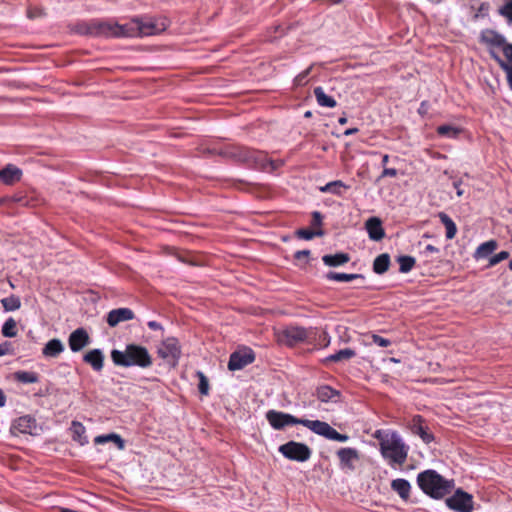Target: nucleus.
I'll use <instances>...</instances> for the list:
<instances>
[{
    "label": "nucleus",
    "mask_w": 512,
    "mask_h": 512,
    "mask_svg": "<svg viewBox=\"0 0 512 512\" xmlns=\"http://www.w3.org/2000/svg\"><path fill=\"white\" fill-rule=\"evenodd\" d=\"M416 482L424 494L435 500L443 499L449 495L455 486L453 479H446L433 469L420 472L417 475Z\"/></svg>",
    "instance_id": "nucleus-1"
},
{
    "label": "nucleus",
    "mask_w": 512,
    "mask_h": 512,
    "mask_svg": "<svg viewBox=\"0 0 512 512\" xmlns=\"http://www.w3.org/2000/svg\"><path fill=\"white\" fill-rule=\"evenodd\" d=\"M110 356L114 365L119 367L136 366L146 369L153 363V358L148 349L136 343L126 344L124 350L113 349Z\"/></svg>",
    "instance_id": "nucleus-2"
},
{
    "label": "nucleus",
    "mask_w": 512,
    "mask_h": 512,
    "mask_svg": "<svg viewBox=\"0 0 512 512\" xmlns=\"http://www.w3.org/2000/svg\"><path fill=\"white\" fill-rule=\"evenodd\" d=\"M223 154L251 168L265 169L271 164L265 152L241 145L228 146L225 148Z\"/></svg>",
    "instance_id": "nucleus-3"
},
{
    "label": "nucleus",
    "mask_w": 512,
    "mask_h": 512,
    "mask_svg": "<svg viewBox=\"0 0 512 512\" xmlns=\"http://www.w3.org/2000/svg\"><path fill=\"white\" fill-rule=\"evenodd\" d=\"M409 447L403 442L400 435L393 431L390 433L389 440L381 443L380 452L382 456L389 459L391 463L403 465L408 456Z\"/></svg>",
    "instance_id": "nucleus-4"
},
{
    "label": "nucleus",
    "mask_w": 512,
    "mask_h": 512,
    "mask_svg": "<svg viewBox=\"0 0 512 512\" xmlns=\"http://www.w3.org/2000/svg\"><path fill=\"white\" fill-rule=\"evenodd\" d=\"M128 26L129 22L119 24L112 20H94L88 24L87 33L96 37H129V32L126 30Z\"/></svg>",
    "instance_id": "nucleus-5"
},
{
    "label": "nucleus",
    "mask_w": 512,
    "mask_h": 512,
    "mask_svg": "<svg viewBox=\"0 0 512 512\" xmlns=\"http://www.w3.org/2000/svg\"><path fill=\"white\" fill-rule=\"evenodd\" d=\"M129 37H143L158 34L165 30V24L153 18L135 17L129 21Z\"/></svg>",
    "instance_id": "nucleus-6"
},
{
    "label": "nucleus",
    "mask_w": 512,
    "mask_h": 512,
    "mask_svg": "<svg viewBox=\"0 0 512 512\" xmlns=\"http://www.w3.org/2000/svg\"><path fill=\"white\" fill-rule=\"evenodd\" d=\"M266 419L275 430H282L288 425H303L312 430L314 423V420L297 418L291 414L276 410H269L266 413Z\"/></svg>",
    "instance_id": "nucleus-7"
},
{
    "label": "nucleus",
    "mask_w": 512,
    "mask_h": 512,
    "mask_svg": "<svg viewBox=\"0 0 512 512\" xmlns=\"http://www.w3.org/2000/svg\"><path fill=\"white\" fill-rule=\"evenodd\" d=\"M278 450L285 458L297 462L309 460L312 454L308 445L293 440L280 445Z\"/></svg>",
    "instance_id": "nucleus-8"
},
{
    "label": "nucleus",
    "mask_w": 512,
    "mask_h": 512,
    "mask_svg": "<svg viewBox=\"0 0 512 512\" xmlns=\"http://www.w3.org/2000/svg\"><path fill=\"white\" fill-rule=\"evenodd\" d=\"M445 504L456 512H472L474 509L473 496L462 488L456 489L452 496L446 498Z\"/></svg>",
    "instance_id": "nucleus-9"
},
{
    "label": "nucleus",
    "mask_w": 512,
    "mask_h": 512,
    "mask_svg": "<svg viewBox=\"0 0 512 512\" xmlns=\"http://www.w3.org/2000/svg\"><path fill=\"white\" fill-rule=\"evenodd\" d=\"M277 341L280 344L292 347L299 342H303L307 338V331L300 326H288L282 331L276 332Z\"/></svg>",
    "instance_id": "nucleus-10"
},
{
    "label": "nucleus",
    "mask_w": 512,
    "mask_h": 512,
    "mask_svg": "<svg viewBox=\"0 0 512 512\" xmlns=\"http://www.w3.org/2000/svg\"><path fill=\"white\" fill-rule=\"evenodd\" d=\"M312 432L317 435H320L328 440L338 441V442H346L349 440V436L347 434H341L337 430H335L332 426H330L327 422L314 420L312 425Z\"/></svg>",
    "instance_id": "nucleus-11"
},
{
    "label": "nucleus",
    "mask_w": 512,
    "mask_h": 512,
    "mask_svg": "<svg viewBox=\"0 0 512 512\" xmlns=\"http://www.w3.org/2000/svg\"><path fill=\"white\" fill-rule=\"evenodd\" d=\"M254 360L255 353L250 348H246L244 351H235L230 355L228 369L230 371L243 369L248 364L253 363Z\"/></svg>",
    "instance_id": "nucleus-12"
},
{
    "label": "nucleus",
    "mask_w": 512,
    "mask_h": 512,
    "mask_svg": "<svg viewBox=\"0 0 512 512\" xmlns=\"http://www.w3.org/2000/svg\"><path fill=\"white\" fill-rule=\"evenodd\" d=\"M91 342L87 330L83 327L75 329L68 337V345L72 352H79Z\"/></svg>",
    "instance_id": "nucleus-13"
},
{
    "label": "nucleus",
    "mask_w": 512,
    "mask_h": 512,
    "mask_svg": "<svg viewBox=\"0 0 512 512\" xmlns=\"http://www.w3.org/2000/svg\"><path fill=\"white\" fill-rule=\"evenodd\" d=\"M410 430L413 434L418 435L425 444H429L434 440V435L429 431L425 420L420 415H415L410 423Z\"/></svg>",
    "instance_id": "nucleus-14"
},
{
    "label": "nucleus",
    "mask_w": 512,
    "mask_h": 512,
    "mask_svg": "<svg viewBox=\"0 0 512 512\" xmlns=\"http://www.w3.org/2000/svg\"><path fill=\"white\" fill-rule=\"evenodd\" d=\"M336 454L342 469H348L350 471L355 470L354 462L360 459V454L357 449L350 447L340 448Z\"/></svg>",
    "instance_id": "nucleus-15"
},
{
    "label": "nucleus",
    "mask_w": 512,
    "mask_h": 512,
    "mask_svg": "<svg viewBox=\"0 0 512 512\" xmlns=\"http://www.w3.org/2000/svg\"><path fill=\"white\" fill-rule=\"evenodd\" d=\"M180 354V347L178 346V342L175 338H168L163 342L162 347L158 349L159 357L163 359L172 358L174 365L178 361Z\"/></svg>",
    "instance_id": "nucleus-16"
},
{
    "label": "nucleus",
    "mask_w": 512,
    "mask_h": 512,
    "mask_svg": "<svg viewBox=\"0 0 512 512\" xmlns=\"http://www.w3.org/2000/svg\"><path fill=\"white\" fill-rule=\"evenodd\" d=\"M316 397L321 402H333L338 403L341 402V392L336 390L328 385L319 386L316 389Z\"/></svg>",
    "instance_id": "nucleus-17"
},
{
    "label": "nucleus",
    "mask_w": 512,
    "mask_h": 512,
    "mask_svg": "<svg viewBox=\"0 0 512 512\" xmlns=\"http://www.w3.org/2000/svg\"><path fill=\"white\" fill-rule=\"evenodd\" d=\"M365 227L371 240L380 241L385 237V231L379 218H369L365 223Z\"/></svg>",
    "instance_id": "nucleus-18"
},
{
    "label": "nucleus",
    "mask_w": 512,
    "mask_h": 512,
    "mask_svg": "<svg viewBox=\"0 0 512 512\" xmlns=\"http://www.w3.org/2000/svg\"><path fill=\"white\" fill-rule=\"evenodd\" d=\"M83 361L95 371H101L104 366V354L101 349L95 348L84 354Z\"/></svg>",
    "instance_id": "nucleus-19"
},
{
    "label": "nucleus",
    "mask_w": 512,
    "mask_h": 512,
    "mask_svg": "<svg viewBox=\"0 0 512 512\" xmlns=\"http://www.w3.org/2000/svg\"><path fill=\"white\" fill-rule=\"evenodd\" d=\"M21 175L22 171L18 167L8 164L0 170V181L6 185H12L20 180Z\"/></svg>",
    "instance_id": "nucleus-20"
},
{
    "label": "nucleus",
    "mask_w": 512,
    "mask_h": 512,
    "mask_svg": "<svg viewBox=\"0 0 512 512\" xmlns=\"http://www.w3.org/2000/svg\"><path fill=\"white\" fill-rule=\"evenodd\" d=\"M36 428V420L30 415L21 416L16 419L12 425V429L18 430L20 433L32 434V430Z\"/></svg>",
    "instance_id": "nucleus-21"
},
{
    "label": "nucleus",
    "mask_w": 512,
    "mask_h": 512,
    "mask_svg": "<svg viewBox=\"0 0 512 512\" xmlns=\"http://www.w3.org/2000/svg\"><path fill=\"white\" fill-rule=\"evenodd\" d=\"M391 489L395 491L404 501L408 500L410 497L411 485L406 479L398 478L392 480Z\"/></svg>",
    "instance_id": "nucleus-22"
},
{
    "label": "nucleus",
    "mask_w": 512,
    "mask_h": 512,
    "mask_svg": "<svg viewBox=\"0 0 512 512\" xmlns=\"http://www.w3.org/2000/svg\"><path fill=\"white\" fill-rule=\"evenodd\" d=\"M64 349V344L61 340L53 338L44 345L42 354L45 357H57L64 351Z\"/></svg>",
    "instance_id": "nucleus-23"
},
{
    "label": "nucleus",
    "mask_w": 512,
    "mask_h": 512,
    "mask_svg": "<svg viewBox=\"0 0 512 512\" xmlns=\"http://www.w3.org/2000/svg\"><path fill=\"white\" fill-rule=\"evenodd\" d=\"M322 261L326 266L339 267L350 261V255L348 253L340 252L336 254H327L322 257Z\"/></svg>",
    "instance_id": "nucleus-24"
},
{
    "label": "nucleus",
    "mask_w": 512,
    "mask_h": 512,
    "mask_svg": "<svg viewBox=\"0 0 512 512\" xmlns=\"http://www.w3.org/2000/svg\"><path fill=\"white\" fill-rule=\"evenodd\" d=\"M95 444H103L107 442L114 443L119 450H123L125 448L124 439L117 433H109L105 435H99L94 439Z\"/></svg>",
    "instance_id": "nucleus-25"
},
{
    "label": "nucleus",
    "mask_w": 512,
    "mask_h": 512,
    "mask_svg": "<svg viewBox=\"0 0 512 512\" xmlns=\"http://www.w3.org/2000/svg\"><path fill=\"white\" fill-rule=\"evenodd\" d=\"M350 186L346 185L341 180H336L327 183L325 186L320 187V191L323 193H331L337 196H342Z\"/></svg>",
    "instance_id": "nucleus-26"
},
{
    "label": "nucleus",
    "mask_w": 512,
    "mask_h": 512,
    "mask_svg": "<svg viewBox=\"0 0 512 512\" xmlns=\"http://www.w3.org/2000/svg\"><path fill=\"white\" fill-rule=\"evenodd\" d=\"M313 93L320 106L334 108L337 105L336 100L333 97L328 96L322 87H315Z\"/></svg>",
    "instance_id": "nucleus-27"
},
{
    "label": "nucleus",
    "mask_w": 512,
    "mask_h": 512,
    "mask_svg": "<svg viewBox=\"0 0 512 512\" xmlns=\"http://www.w3.org/2000/svg\"><path fill=\"white\" fill-rule=\"evenodd\" d=\"M390 267V256L387 253L378 255L373 262V271L376 274H384Z\"/></svg>",
    "instance_id": "nucleus-28"
},
{
    "label": "nucleus",
    "mask_w": 512,
    "mask_h": 512,
    "mask_svg": "<svg viewBox=\"0 0 512 512\" xmlns=\"http://www.w3.org/2000/svg\"><path fill=\"white\" fill-rule=\"evenodd\" d=\"M72 439L77 441L80 445L88 443V439L85 436V427L78 421H73L71 424Z\"/></svg>",
    "instance_id": "nucleus-29"
},
{
    "label": "nucleus",
    "mask_w": 512,
    "mask_h": 512,
    "mask_svg": "<svg viewBox=\"0 0 512 512\" xmlns=\"http://www.w3.org/2000/svg\"><path fill=\"white\" fill-rule=\"evenodd\" d=\"M135 317L133 311L129 308H117L111 310L106 320H132Z\"/></svg>",
    "instance_id": "nucleus-30"
},
{
    "label": "nucleus",
    "mask_w": 512,
    "mask_h": 512,
    "mask_svg": "<svg viewBox=\"0 0 512 512\" xmlns=\"http://www.w3.org/2000/svg\"><path fill=\"white\" fill-rule=\"evenodd\" d=\"M439 219L446 228V238L451 240L456 236L457 227L454 221L444 212L439 213Z\"/></svg>",
    "instance_id": "nucleus-31"
},
{
    "label": "nucleus",
    "mask_w": 512,
    "mask_h": 512,
    "mask_svg": "<svg viewBox=\"0 0 512 512\" xmlns=\"http://www.w3.org/2000/svg\"><path fill=\"white\" fill-rule=\"evenodd\" d=\"M497 246L498 244L495 240H489L480 244L476 249L475 258H486L496 250Z\"/></svg>",
    "instance_id": "nucleus-32"
},
{
    "label": "nucleus",
    "mask_w": 512,
    "mask_h": 512,
    "mask_svg": "<svg viewBox=\"0 0 512 512\" xmlns=\"http://www.w3.org/2000/svg\"><path fill=\"white\" fill-rule=\"evenodd\" d=\"M503 54L506 61L501 59L497 54L492 53V57L498 62L499 66L504 70V67H512V44L506 43L502 47Z\"/></svg>",
    "instance_id": "nucleus-33"
},
{
    "label": "nucleus",
    "mask_w": 512,
    "mask_h": 512,
    "mask_svg": "<svg viewBox=\"0 0 512 512\" xmlns=\"http://www.w3.org/2000/svg\"><path fill=\"white\" fill-rule=\"evenodd\" d=\"M361 274H347L330 271L326 274V279L337 282H350L357 278H362Z\"/></svg>",
    "instance_id": "nucleus-34"
},
{
    "label": "nucleus",
    "mask_w": 512,
    "mask_h": 512,
    "mask_svg": "<svg viewBox=\"0 0 512 512\" xmlns=\"http://www.w3.org/2000/svg\"><path fill=\"white\" fill-rule=\"evenodd\" d=\"M436 132L440 136L455 139L459 136L462 130L452 125H440L437 127Z\"/></svg>",
    "instance_id": "nucleus-35"
},
{
    "label": "nucleus",
    "mask_w": 512,
    "mask_h": 512,
    "mask_svg": "<svg viewBox=\"0 0 512 512\" xmlns=\"http://www.w3.org/2000/svg\"><path fill=\"white\" fill-rule=\"evenodd\" d=\"M355 355H356L355 350H353L351 348H345V349L339 350L336 353L328 356L326 358V360L330 361V362H339L342 360H349V359L353 358Z\"/></svg>",
    "instance_id": "nucleus-36"
},
{
    "label": "nucleus",
    "mask_w": 512,
    "mask_h": 512,
    "mask_svg": "<svg viewBox=\"0 0 512 512\" xmlns=\"http://www.w3.org/2000/svg\"><path fill=\"white\" fill-rule=\"evenodd\" d=\"M483 40L485 43L499 48H502L506 44L505 38L493 31H489L486 35H484Z\"/></svg>",
    "instance_id": "nucleus-37"
},
{
    "label": "nucleus",
    "mask_w": 512,
    "mask_h": 512,
    "mask_svg": "<svg viewBox=\"0 0 512 512\" xmlns=\"http://www.w3.org/2000/svg\"><path fill=\"white\" fill-rule=\"evenodd\" d=\"M13 376L16 381L25 384L38 382V375L35 372L16 371Z\"/></svg>",
    "instance_id": "nucleus-38"
},
{
    "label": "nucleus",
    "mask_w": 512,
    "mask_h": 512,
    "mask_svg": "<svg viewBox=\"0 0 512 512\" xmlns=\"http://www.w3.org/2000/svg\"><path fill=\"white\" fill-rule=\"evenodd\" d=\"M397 261L399 263V271L401 273L410 272L416 263L415 258L408 255L399 256Z\"/></svg>",
    "instance_id": "nucleus-39"
},
{
    "label": "nucleus",
    "mask_w": 512,
    "mask_h": 512,
    "mask_svg": "<svg viewBox=\"0 0 512 512\" xmlns=\"http://www.w3.org/2000/svg\"><path fill=\"white\" fill-rule=\"evenodd\" d=\"M324 234L322 229L313 231L311 229H298L296 231V235L298 238L305 239V240H311L315 236H322Z\"/></svg>",
    "instance_id": "nucleus-40"
},
{
    "label": "nucleus",
    "mask_w": 512,
    "mask_h": 512,
    "mask_svg": "<svg viewBox=\"0 0 512 512\" xmlns=\"http://www.w3.org/2000/svg\"><path fill=\"white\" fill-rule=\"evenodd\" d=\"M1 302L6 311H14L20 307V300L15 296L6 297Z\"/></svg>",
    "instance_id": "nucleus-41"
},
{
    "label": "nucleus",
    "mask_w": 512,
    "mask_h": 512,
    "mask_svg": "<svg viewBox=\"0 0 512 512\" xmlns=\"http://www.w3.org/2000/svg\"><path fill=\"white\" fill-rule=\"evenodd\" d=\"M197 376L199 378L198 390L201 395H208L209 393V381L203 372L198 371Z\"/></svg>",
    "instance_id": "nucleus-42"
},
{
    "label": "nucleus",
    "mask_w": 512,
    "mask_h": 512,
    "mask_svg": "<svg viewBox=\"0 0 512 512\" xmlns=\"http://www.w3.org/2000/svg\"><path fill=\"white\" fill-rule=\"evenodd\" d=\"M2 334L4 337H15L17 335V322H4Z\"/></svg>",
    "instance_id": "nucleus-43"
},
{
    "label": "nucleus",
    "mask_w": 512,
    "mask_h": 512,
    "mask_svg": "<svg viewBox=\"0 0 512 512\" xmlns=\"http://www.w3.org/2000/svg\"><path fill=\"white\" fill-rule=\"evenodd\" d=\"M509 257V252L501 251L498 254L492 256L489 260V266H495L503 260H506Z\"/></svg>",
    "instance_id": "nucleus-44"
},
{
    "label": "nucleus",
    "mask_w": 512,
    "mask_h": 512,
    "mask_svg": "<svg viewBox=\"0 0 512 512\" xmlns=\"http://www.w3.org/2000/svg\"><path fill=\"white\" fill-rule=\"evenodd\" d=\"M500 14L512 22V0H509L501 9Z\"/></svg>",
    "instance_id": "nucleus-45"
},
{
    "label": "nucleus",
    "mask_w": 512,
    "mask_h": 512,
    "mask_svg": "<svg viewBox=\"0 0 512 512\" xmlns=\"http://www.w3.org/2000/svg\"><path fill=\"white\" fill-rule=\"evenodd\" d=\"M371 337L373 342L380 347H387L391 344V341L389 339L383 338L377 334H372Z\"/></svg>",
    "instance_id": "nucleus-46"
},
{
    "label": "nucleus",
    "mask_w": 512,
    "mask_h": 512,
    "mask_svg": "<svg viewBox=\"0 0 512 512\" xmlns=\"http://www.w3.org/2000/svg\"><path fill=\"white\" fill-rule=\"evenodd\" d=\"M323 216L319 211H314L312 213V221L311 224L314 227H320L322 225Z\"/></svg>",
    "instance_id": "nucleus-47"
},
{
    "label": "nucleus",
    "mask_w": 512,
    "mask_h": 512,
    "mask_svg": "<svg viewBox=\"0 0 512 512\" xmlns=\"http://www.w3.org/2000/svg\"><path fill=\"white\" fill-rule=\"evenodd\" d=\"M373 437L379 441V444L384 443L386 440H389L390 434L386 433L382 430H376L373 434Z\"/></svg>",
    "instance_id": "nucleus-48"
},
{
    "label": "nucleus",
    "mask_w": 512,
    "mask_h": 512,
    "mask_svg": "<svg viewBox=\"0 0 512 512\" xmlns=\"http://www.w3.org/2000/svg\"><path fill=\"white\" fill-rule=\"evenodd\" d=\"M398 175V171L394 168H387L385 167L379 176V179L385 178V177H396Z\"/></svg>",
    "instance_id": "nucleus-49"
},
{
    "label": "nucleus",
    "mask_w": 512,
    "mask_h": 512,
    "mask_svg": "<svg viewBox=\"0 0 512 512\" xmlns=\"http://www.w3.org/2000/svg\"><path fill=\"white\" fill-rule=\"evenodd\" d=\"M44 15V12L42 9L40 8H30L28 10V17L33 19V18H37V17H41Z\"/></svg>",
    "instance_id": "nucleus-50"
},
{
    "label": "nucleus",
    "mask_w": 512,
    "mask_h": 512,
    "mask_svg": "<svg viewBox=\"0 0 512 512\" xmlns=\"http://www.w3.org/2000/svg\"><path fill=\"white\" fill-rule=\"evenodd\" d=\"M310 256V250H299L294 254V258L296 260H301L303 258H308Z\"/></svg>",
    "instance_id": "nucleus-51"
},
{
    "label": "nucleus",
    "mask_w": 512,
    "mask_h": 512,
    "mask_svg": "<svg viewBox=\"0 0 512 512\" xmlns=\"http://www.w3.org/2000/svg\"><path fill=\"white\" fill-rule=\"evenodd\" d=\"M10 347H11V343L7 342V341L0 344V356H4V355L10 353V350H9Z\"/></svg>",
    "instance_id": "nucleus-52"
},
{
    "label": "nucleus",
    "mask_w": 512,
    "mask_h": 512,
    "mask_svg": "<svg viewBox=\"0 0 512 512\" xmlns=\"http://www.w3.org/2000/svg\"><path fill=\"white\" fill-rule=\"evenodd\" d=\"M461 180H457L453 182V186L456 189V194L458 197H461L464 194V190L461 188Z\"/></svg>",
    "instance_id": "nucleus-53"
},
{
    "label": "nucleus",
    "mask_w": 512,
    "mask_h": 512,
    "mask_svg": "<svg viewBox=\"0 0 512 512\" xmlns=\"http://www.w3.org/2000/svg\"><path fill=\"white\" fill-rule=\"evenodd\" d=\"M438 252H439V249L432 244L426 245V247L423 251V253L425 255L432 254V253H438Z\"/></svg>",
    "instance_id": "nucleus-54"
},
{
    "label": "nucleus",
    "mask_w": 512,
    "mask_h": 512,
    "mask_svg": "<svg viewBox=\"0 0 512 512\" xmlns=\"http://www.w3.org/2000/svg\"><path fill=\"white\" fill-rule=\"evenodd\" d=\"M504 71L507 74L508 84H509L510 88L512 89V67H504Z\"/></svg>",
    "instance_id": "nucleus-55"
},
{
    "label": "nucleus",
    "mask_w": 512,
    "mask_h": 512,
    "mask_svg": "<svg viewBox=\"0 0 512 512\" xmlns=\"http://www.w3.org/2000/svg\"><path fill=\"white\" fill-rule=\"evenodd\" d=\"M489 7H490V6H489V4H488V3H486V2L481 3V4H480V6H479V8H478V13H479V14L484 15L485 13H487V12H488Z\"/></svg>",
    "instance_id": "nucleus-56"
},
{
    "label": "nucleus",
    "mask_w": 512,
    "mask_h": 512,
    "mask_svg": "<svg viewBox=\"0 0 512 512\" xmlns=\"http://www.w3.org/2000/svg\"><path fill=\"white\" fill-rule=\"evenodd\" d=\"M148 326L152 330L162 329L161 322H148Z\"/></svg>",
    "instance_id": "nucleus-57"
},
{
    "label": "nucleus",
    "mask_w": 512,
    "mask_h": 512,
    "mask_svg": "<svg viewBox=\"0 0 512 512\" xmlns=\"http://www.w3.org/2000/svg\"><path fill=\"white\" fill-rule=\"evenodd\" d=\"M358 131H359V130H358V128L353 127V128H348V129H346V130L344 131V133H343V134H344L345 136H351V135L356 134Z\"/></svg>",
    "instance_id": "nucleus-58"
},
{
    "label": "nucleus",
    "mask_w": 512,
    "mask_h": 512,
    "mask_svg": "<svg viewBox=\"0 0 512 512\" xmlns=\"http://www.w3.org/2000/svg\"><path fill=\"white\" fill-rule=\"evenodd\" d=\"M310 71H311V68H308L303 73L299 74L297 76L296 80L300 83L305 77H307V75L310 73Z\"/></svg>",
    "instance_id": "nucleus-59"
},
{
    "label": "nucleus",
    "mask_w": 512,
    "mask_h": 512,
    "mask_svg": "<svg viewBox=\"0 0 512 512\" xmlns=\"http://www.w3.org/2000/svg\"><path fill=\"white\" fill-rule=\"evenodd\" d=\"M6 404V396L3 392V390L0 388V407L5 406Z\"/></svg>",
    "instance_id": "nucleus-60"
},
{
    "label": "nucleus",
    "mask_w": 512,
    "mask_h": 512,
    "mask_svg": "<svg viewBox=\"0 0 512 512\" xmlns=\"http://www.w3.org/2000/svg\"><path fill=\"white\" fill-rule=\"evenodd\" d=\"M388 161H389V155L388 154L383 155L381 163L384 168L386 167Z\"/></svg>",
    "instance_id": "nucleus-61"
},
{
    "label": "nucleus",
    "mask_w": 512,
    "mask_h": 512,
    "mask_svg": "<svg viewBox=\"0 0 512 512\" xmlns=\"http://www.w3.org/2000/svg\"><path fill=\"white\" fill-rule=\"evenodd\" d=\"M347 121H348V120H347V118H346V117H344V116H343V117H340V118L338 119V123H339L340 125H345V124L347 123Z\"/></svg>",
    "instance_id": "nucleus-62"
},
{
    "label": "nucleus",
    "mask_w": 512,
    "mask_h": 512,
    "mask_svg": "<svg viewBox=\"0 0 512 512\" xmlns=\"http://www.w3.org/2000/svg\"><path fill=\"white\" fill-rule=\"evenodd\" d=\"M109 326L115 327L119 324V322H108Z\"/></svg>",
    "instance_id": "nucleus-63"
},
{
    "label": "nucleus",
    "mask_w": 512,
    "mask_h": 512,
    "mask_svg": "<svg viewBox=\"0 0 512 512\" xmlns=\"http://www.w3.org/2000/svg\"><path fill=\"white\" fill-rule=\"evenodd\" d=\"M311 115H312V113H311L310 111H307V112L305 113V117H306V118L311 117Z\"/></svg>",
    "instance_id": "nucleus-64"
}]
</instances>
